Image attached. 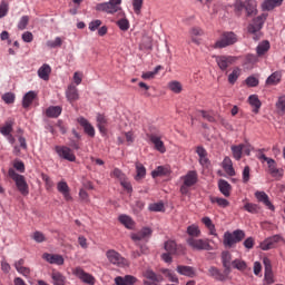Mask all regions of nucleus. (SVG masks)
Wrapping results in <instances>:
<instances>
[{"label": "nucleus", "instance_id": "1", "mask_svg": "<svg viewBox=\"0 0 285 285\" xmlns=\"http://www.w3.org/2000/svg\"><path fill=\"white\" fill-rule=\"evenodd\" d=\"M268 18V14L263 13L256 18L253 19V22L248 24L247 32L249 35H254L253 39L254 41H259L262 39V28H264V23L266 22V19Z\"/></svg>", "mask_w": 285, "mask_h": 285}, {"label": "nucleus", "instance_id": "2", "mask_svg": "<svg viewBox=\"0 0 285 285\" xmlns=\"http://www.w3.org/2000/svg\"><path fill=\"white\" fill-rule=\"evenodd\" d=\"M8 175L12 180H14L20 195L28 197V195H30V187L28 186V181H26V176L18 174L13 168L9 169Z\"/></svg>", "mask_w": 285, "mask_h": 285}, {"label": "nucleus", "instance_id": "3", "mask_svg": "<svg viewBox=\"0 0 285 285\" xmlns=\"http://www.w3.org/2000/svg\"><path fill=\"white\" fill-rule=\"evenodd\" d=\"M183 185L180 186L181 195H188L190 188L199 181V176L196 170H189L185 176L181 177Z\"/></svg>", "mask_w": 285, "mask_h": 285}, {"label": "nucleus", "instance_id": "4", "mask_svg": "<svg viewBox=\"0 0 285 285\" xmlns=\"http://www.w3.org/2000/svg\"><path fill=\"white\" fill-rule=\"evenodd\" d=\"M97 12H106L107 14H115L121 10V0H109L108 2H100L96 4Z\"/></svg>", "mask_w": 285, "mask_h": 285}, {"label": "nucleus", "instance_id": "5", "mask_svg": "<svg viewBox=\"0 0 285 285\" xmlns=\"http://www.w3.org/2000/svg\"><path fill=\"white\" fill-rule=\"evenodd\" d=\"M187 244L193 250H213L210 239L206 238H187Z\"/></svg>", "mask_w": 285, "mask_h": 285}, {"label": "nucleus", "instance_id": "6", "mask_svg": "<svg viewBox=\"0 0 285 285\" xmlns=\"http://www.w3.org/2000/svg\"><path fill=\"white\" fill-rule=\"evenodd\" d=\"M235 43H237V35H235V32L233 31H227V32H224L220 39H218L215 42L214 48L215 49L228 48V46H233Z\"/></svg>", "mask_w": 285, "mask_h": 285}, {"label": "nucleus", "instance_id": "7", "mask_svg": "<svg viewBox=\"0 0 285 285\" xmlns=\"http://www.w3.org/2000/svg\"><path fill=\"white\" fill-rule=\"evenodd\" d=\"M72 275H75V277L80 279V282H82L83 284L95 285V282H96L95 276H92L90 273H87L81 267L73 268Z\"/></svg>", "mask_w": 285, "mask_h": 285}, {"label": "nucleus", "instance_id": "8", "mask_svg": "<svg viewBox=\"0 0 285 285\" xmlns=\"http://www.w3.org/2000/svg\"><path fill=\"white\" fill-rule=\"evenodd\" d=\"M55 150L61 159L66 161H77V156H75V151L68 146H56Z\"/></svg>", "mask_w": 285, "mask_h": 285}, {"label": "nucleus", "instance_id": "9", "mask_svg": "<svg viewBox=\"0 0 285 285\" xmlns=\"http://www.w3.org/2000/svg\"><path fill=\"white\" fill-rule=\"evenodd\" d=\"M106 257L110 264H114V266H126V258L115 249L107 250Z\"/></svg>", "mask_w": 285, "mask_h": 285}, {"label": "nucleus", "instance_id": "10", "mask_svg": "<svg viewBox=\"0 0 285 285\" xmlns=\"http://www.w3.org/2000/svg\"><path fill=\"white\" fill-rule=\"evenodd\" d=\"M215 59L222 70H228V67L237 61V58L233 56H216Z\"/></svg>", "mask_w": 285, "mask_h": 285}, {"label": "nucleus", "instance_id": "11", "mask_svg": "<svg viewBox=\"0 0 285 285\" xmlns=\"http://www.w3.org/2000/svg\"><path fill=\"white\" fill-rule=\"evenodd\" d=\"M279 242H284V237L282 235H274L267 239H265L263 243H261L262 250H271L272 248H275Z\"/></svg>", "mask_w": 285, "mask_h": 285}, {"label": "nucleus", "instance_id": "12", "mask_svg": "<svg viewBox=\"0 0 285 285\" xmlns=\"http://www.w3.org/2000/svg\"><path fill=\"white\" fill-rule=\"evenodd\" d=\"M165 250L171 255H185L186 254V248L181 245H177L175 240H167L165 243Z\"/></svg>", "mask_w": 285, "mask_h": 285}, {"label": "nucleus", "instance_id": "13", "mask_svg": "<svg viewBox=\"0 0 285 285\" xmlns=\"http://www.w3.org/2000/svg\"><path fill=\"white\" fill-rule=\"evenodd\" d=\"M77 121L83 128V132L88 135V137H95V127L88 119H86L83 116H80L77 118Z\"/></svg>", "mask_w": 285, "mask_h": 285}, {"label": "nucleus", "instance_id": "14", "mask_svg": "<svg viewBox=\"0 0 285 285\" xmlns=\"http://www.w3.org/2000/svg\"><path fill=\"white\" fill-rule=\"evenodd\" d=\"M42 259H45V262H48V264H56V266H63L66 262V259H63V256L59 254H49V253H45L42 255Z\"/></svg>", "mask_w": 285, "mask_h": 285}, {"label": "nucleus", "instance_id": "15", "mask_svg": "<svg viewBox=\"0 0 285 285\" xmlns=\"http://www.w3.org/2000/svg\"><path fill=\"white\" fill-rule=\"evenodd\" d=\"M58 193L62 194V197L66 202H72V196L70 195V187L66 180H61L57 184Z\"/></svg>", "mask_w": 285, "mask_h": 285}, {"label": "nucleus", "instance_id": "16", "mask_svg": "<svg viewBox=\"0 0 285 285\" xmlns=\"http://www.w3.org/2000/svg\"><path fill=\"white\" fill-rule=\"evenodd\" d=\"M208 274L209 277H213L214 279H216V282H226V279H228V275H226V269L224 271V273H222V271H219V268L215 266L209 267Z\"/></svg>", "mask_w": 285, "mask_h": 285}, {"label": "nucleus", "instance_id": "17", "mask_svg": "<svg viewBox=\"0 0 285 285\" xmlns=\"http://www.w3.org/2000/svg\"><path fill=\"white\" fill-rule=\"evenodd\" d=\"M240 8H245L247 17L257 14V0H246L245 3L240 2Z\"/></svg>", "mask_w": 285, "mask_h": 285}, {"label": "nucleus", "instance_id": "18", "mask_svg": "<svg viewBox=\"0 0 285 285\" xmlns=\"http://www.w3.org/2000/svg\"><path fill=\"white\" fill-rule=\"evenodd\" d=\"M254 195H255L257 202L267 206V208L269 210H275V206L273 205V203H271V198H268V196L266 195L265 191L257 190V191H255Z\"/></svg>", "mask_w": 285, "mask_h": 285}, {"label": "nucleus", "instance_id": "19", "mask_svg": "<svg viewBox=\"0 0 285 285\" xmlns=\"http://www.w3.org/2000/svg\"><path fill=\"white\" fill-rule=\"evenodd\" d=\"M66 98L70 104H73V101L79 100V90L75 85H69L66 90Z\"/></svg>", "mask_w": 285, "mask_h": 285}, {"label": "nucleus", "instance_id": "20", "mask_svg": "<svg viewBox=\"0 0 285 285\" xmlns=\"http://www.w3.org/2000/svg\"><path fill=\"white\" fill-rule=\"evenodd\" d=\"M151 235L153 229H150L149 227H145L140 229L138 233L131 234V239L134 242H141V239H147V237H150Z\"/></svg>", "mask_w": 285, "mask_h": 285}, {"label": "nucleus", "instance_id": "21", "mask_svg": "<svg viewBox=\"0 0 285 285\" xmlns=\"http://www.w3.org/2000/svg\"><path fill=\"white\" fill-rule=\"evenodd\" d=\"M230 262H233V255L230 252H223L222 253V264L225 268V274L230 275Z\"/></svg>", "mask_w": 285, "mask_h": 285}, {"label": "nucleus", "instance_id": "22", "mask_svg": "<svg viewBox=\"0 0 285 285\" xmlns=\"http://www.w3.org/2000/svg\"><path fill=\"white\" fill-rule=\"evenodd\" d=\"M149 140L151 144H154L155 149L158 150V153H166V146L164 145V141L161 140V137L157 135H150Z\"/></svg>", "mask_w": 285, "mask_h": 285}, {"label": "nucleus", "instance_id": "23", "mask_svg": "<svg viewBox=\"0 0 285 285\" xmlns=\"http://www.w3.org/2000/svg\"><path fill=\"white\" fill-rule=\"evenodd\" d=\"M50 72H52V68L48 63H43L38 69V77L42 79V81H49L50 79Z\"/></svg>", "mask_w": 285, "mask_h": 285}, {"label": "nucleus", "instance_id": "24", "mask_svg": "<svg viewBox=\"0 0 285 285\" xmlns=\"http://www.w3.org/2000/svg\"><path fill=\"white\" fill-rule=\"evenodd\" d=\"M116 285H135L137 284V277L132 275H126L125 277L118 276L115 278Z\"/></svg>", "mask_w": 285, "mask_h": 285}, {"label": "nucleus", "instance_id": "25", "mask_svg": "<svg viewBox=\"0 0 285 285\" xmlns=\"http://www.w3.org/2000/svg\"><path fill=\"white\" fill-rule=\"evenodd\" d=\"M284 3V0H264L262 3V10L264 11H271L275 10V8H279Z\"/></svg>", "mask_w": 285, "mask_h": 285}, {"label": "nucleus", "instance_id": "26", "mask_svg": "<svg viewBox=\"0 0 285 285\" xmlns=\"http://www.w3.org/2000/svg\"><path fill=\"white\" fill-rule=\"evenodd\" d=\"M266 86H278L282 83V71H274L265 81Z\"/></svg>", "mask_w": 285, "mask_h": 285}, {"label": "nucleus", "instance_id": "27", "mask_svg": "<svg viewBox=\"0 0 285 285\" xmlns=\"http://www.w3.org/2000/svg\"><path fill=\"white\" fill-rule=\"evenodd\" d=\"M37 91H28L22 98V108H30L35 99H37Z\"/></svg>", "mask_w": 285, "mask_h": 285}, {"label": "nucleus", "instance_id": "28", "mask_svg": "<svg viewBox=\"0 0 285 285\" xmlns=\"http://www.w3.org/2000/svg\"><path fill=\"white\" fill-rule=\"evenodd\" d=\"M218 188L222 195H224V197H230V190H233V186H230L227 180L219 179Z\"/></svg>", "mask_w": 285, "mask_h": 285}, {"label": "nucleus", "instance_id": "29", "mask_svg": "<svg viewBox=\"0 0 285 285\" xmlns=\"http://www.w3.org/2000/svg\"><path fill=\"white\" fill-rule=\"evenodd\" d=\"M268 50H271V42L268 40H263L256 47L257 57H264Z\"/></svg>", "mask_w": 285, "mask_h": 285}, {"label": "nucleus", "instance_id": "30", "mask_svg": "<svg viewBox=\"0 0 285 285\" xmlns=\"http://www.w3.org/2000/svg\"><path fill=\"white\" fill-rule=\"evenodd\" d=\"M223 168L229 177H235V168L233 167V160L230 157H225L223 160Z\"/></svg>", "mask_w": 285, "mask_h": 285}, {"label": "nucleus", "instance_id": "31", "mask_svg": "<svg viewBox=\"0 0 285 285\" xmlns=\"http://www.w3.org/2000/svg\"><path fill=\"white\" fill-rule=\"evenodd\" d=\"M176 271L179 275H185V277H195V268L191 266L178 265Z\"/></svg>", "mask_w": 285, "mask_h": 285}, {"label": "nucleus", "instance_id": "32", "mask_svg": "<svg viewBox=\"0 0 285 285\" xmlns=\"http://www.w3.org/2000/svg\"><path fill=\"white\" fill-rule=\"evenodd\" d=\"M248 102L252 108H254L253 112L257 115V112H259V108H262V101L259 100V97H257V95H252L248 97Z\"/></svg>", "mask_w": 285, "mask_h": 285}, {"label": "nucleus", "instance_id": "33", "mask_svg": "<svg viewBox=\"0 0 285 285\" xmlns=\"http://www.w3.org/2000/svg\"><path fill=\"white\" fill-rule=\"evenodd\" d=\"M51 279L53 285H66L67 278L61 272H52Z\"/></svg>", "mask_w": 285, "mask_h": 285}, {"label": "nucleus", "instance_id": "34", "mask_svg": "<svg viewBox=\"0 0 285 285\" xmlns=\"http://www.w3.org/2000/svg\"><path fill=\"white\" fill-rule=\"evenodd\" d=\"M230 150L234 159H236V161H239V159H242V155H244V144L233 145L230 147Z\"/></svg>", "mask_w": 285, "mask_h": 285}, {"label": "nucleus", "instance_id": "35", "mask_svg": "<svg viewBox=\"0 0 285 285\" xmlns=\"http://www.w3.org/2000/svg\"><path fill=\"white\" fill-rule=\"evenodd\" d=\"M202 223L208 228L209 235H213L214 237H217V229L215 228V224H213V220L210 217L206 216L202 218Z\"/></svg>", "mask_w": 285, "mask_h": 285}, {"label": "nucleus", "instance_id": "36", "mask_svg": "<svg viewBox=\"0 0 285 285\" xmlns=\"http://www.w3.org/2000/svg\"><path fill=\"white\" fill-rule=\"evenodd\" d=\"M224 246H227V248H233L235 244H238V242L235 239V236L230 232H226L224 234Z\"/></svg>", "mask_w": 285, "mask_h": 285}, {"label": "nucleus", "instance_id": "37", "mask_svg": "<svg viewBox=\"0 0 285 285\" xmlns=\"http://www.w3.org/2000/svg\"><path fill=\"white\" fill-rule=\"evenodd\" d=\"M61 110L62 109L60 106H50L49 108H47L46 115L50 119H57V117H59V115H61Z\"/></svg>", "mask_w": 285, "mask_h": 285}, {"label": "nucleus", "instance_id": "38", "mask_svg": "<svg viewBox=\"0 0 285 285\" xmlns=\"http://www.w3.org/2000/svg\"><path fill=\"white\" fill-rule=\"evenodd\" d=\"M119 222L122 224V226L127 227L129 230H132L135 228V220L128 215H120Z\"/></svg>", "mask_w": 285, "mask_h": 285}, {"label": "nucleus", "instance_id": "39", "mask_svg": "<svg viewBox=\"0 0 285 285\" xmlns=\"http://www.w3.org/2000/svg\"><path fill=\"white\" fill-rule=\"evenodd\" d=\"M167 88L175 95H179L181 90H184V86H181V82L177 80L169 81Z\"/></svg>", "mask_w": 285, "mask_h": 285}, {"label": "nucleus", "instance_id": "40", "mask_svg": "<svg viewBox=\"0 0 285 285\" xmlns=\"http://www.w3.org/2000/svg\"><path fill=\"white\" fill-rule=\"evenodd\" d=\"M269 174L272 177H282V174L279 173V169L277 168V163H275V159H271L267 163Z\"/></svg>", "mask_w": 285, "mask_h": 285}, {"label": "nucleus", "instance_id": "41", "mask_svg": "<svg viewBox=\"0 0 285 285\" xmlns=\"http://www.w3.org/2000/svg\"><path fill=\"white\" fill-rule=\"evenodd\" d=\"M242 76V69L239 67H235L233 71L228 75V82L235 85L239 77Z\"/></svg>", "mask_w": 285, "mask_h": 285}, {"label": "nucleus", "instance_id": "42", "mask_svg": "<svg viewBox=\"0 0 285 285\" xmlns=\"http://www.w3.org/2000/svg\"><path fill=\"white\" fill-rule=\"evenodd\" d=\"M144 177H146V167H144L141 163H136V181L144 179Z\"/></svg>", "mask_w": 285, "mask_h": 285}, {"label": "nucleus", "instance_id": "43", "mask_svg": "<svg viewBox=\"0 0 285 285\" xmlns=\"http://www.w3.org/2000/svg\"><path fill=\"white\" fill-rule=\"evenodd\" d=\"M187 235L196 239V237H199L202 235V230L199 229V226L190 225L187 227Z\"/></svg>", "mask_w": 285, "mask_h": 285}, {"label": "nucleus", "instance_id": "44", "mask_svg": "<svg viewBox=\"0 0 285 285\" xmlns=\"http://www.w3.org/2000/svg\"><path fill=\"white\" fill-rule=\"evenodd\" d=\"M212 204H217L220 208H228L230 203L226 198L210 197Z\"/></svg>", "mask_w": 285, "mask_h": 285}, {"label": "nucleus", "instance_id": "45", "mask_svg": "<svg viewBox=\"0 0 285 285\" xmlns=\"http://www.w3.org/2000/svg\"><path fill=\"white\" fill-rule=\"evenodd\" d=\"M244 210L250 213L252 215H257L259 213V205L253 203H246L244 205Z\"/></svg>", "mask_w": 285, "mask_h": 285}, {"label": "nucleus", "instance_id": "46", "mask_svg": "<svg viewBox=\"0 0 285 285\" xmlns=\"http://www.w3.org/2000/svg\"><path fill=\"white\" fill-rule=\"evenodd\" d=\"M0 132L3 135V137H8V135H12V121L6 122L0 128Z\"/></svg>", "mask_w": 285, "mask_h": 285}, {"label": "nucleus", "instance_id": "47", "mask_svg": "<svg viewBox=\"0 0 285 285\" xmlns=\"http://www.w3.org/2000/svg\"><path fill=\"white\" fill-rule=\"evenodd\" d=\"M161 70V66H157L153 71L142 72V79H155V76Z\"/></svg>", "mask_w": 285, "mask_h": 285}, {"label": "nucleus", "instance_id": "48", "mask_svg": "<svg viewBox=\"0 0 285 285\" xmlns=\"http://www.w3.org/2000/svg\"><path fill=\"white\" fill-rule=\"evenodd\" d=\"M164 275L168 277L169 282H174V284H179V278L177 277V274L170 269L163 271Z\"/></svg>", "mask_w": 285, "mask_h": 285}, {"label": "nucleus", "instance_id": "49", "mask_svg": "<svg viewBox=\"0 0 285 285\" xmlns=\"http://www.w3.org/2000/svg\"><path fill=\"white\" fill-rule=\"evenodd\" d=\"M62 43H63V40H61V38L57 37L55 40H48L47 47L50 49L61 48Z\"/></svg>", "mask_w": 285, "mask_h": 285}, {"label": "nucleus", "instance_id": "50", "mask_svg": "<svg viewBox=\"0 0 285 285\" xmlns=\"http://www.w3.org/2000/svg\"><path fill=\"white\" fill-rule=\"evenodd\" d=\"M164 175H168V169L164 166H158L151 171V177H163Z\"/></svg>", "mask_w": 285, "mask_h": 285}, {"label": "nucleus", "instance_id": "51", "mask_svg": "<svg viewBox=\"0 0 285 285\" xmlns=\"http://www.w3.org/2000/svg\"><path fill=\"white\" fill-rule=\"evenodd\" d=\"M232 266H233V268H236V271H246V268H247L246 262H244L242 259L233 261Z\"/></svg>", "mask_w": 285, "mask_h": 285}, {"label": "nucleus", "instance_id": "52", "mask_svg": "<svg viewBox=\"0 0 285 285\" xmlns=\"http://www.w3.org/2000/svg\"><path fill=\"white\" fill-rule=\"evenodd\" d=\"M117 26L120 30H122V32H126L130 28V22L128 21V19L122 18L117 21Z\"/></svg>", "mask_w": 285, "mask_h": 285}, {"label": "nucleus", "instance_id": "53", "mask_svg": "<svg viewBox=\"0 0 285 285\" xmlns=\"http://www.w3.org/2000/svg\"><path fill=\"white\" fill-rule=\"evenodd\" d=\"M28 23H30V17L22 16L18 22V30H26V28H28Z\"/></svg>", "mask_w": 285, "mask_h": 285}, {"label": "nucleus", "instance_id": "54", "mask_svg": "<svg viewBox=\"0 0 285 285\" xmlns=\"http://www.w3.org/2000/svg\"><path fill=\"white\" fill-rule=\"evenodd\" d=\"M245 83L249 88H257V86H259V79H257L256 77L249 76L246 78Z\"/></svg>", "mask_w": 285, "mask_h": 285}, {"label": "nucleus", "instance_id": "55", "mask_svg": "<svg viewBox=\"0 0 285 285\" xmlns=\"http://www.w3.org/2000/svg\"><path fill=\"white\" fill-rule=\"evenodd\" d=\"M132 8L135 14H141V8H144V0H132Z\"/></svg>", "mask_w": 285, "mask_h": 285}, {"label": "nucleus", "instance_id": "56", "mask_svg": "<svg viewBox=\"0 0 285 285\" xmlns=\"http://www.w3.org/2000/svg\"><path fill=\"white\" fill-rule=\"evenodd\" d=\"M149 210L151 213H163L164 210V203H154L149 205Z\"/></svg>", "mask_w": 285, "mask_h": 285}, {"label": "nucleus", "instance_id": "57", "mask_svg": "<svg viewBox=\"0 0 285 285\" xmlns=\"http://www.w3.org/2000/svg\"><path fill=\"white\" fill-rule=\"evenodd\" d=\"M264 279L266 284H275V276L273 275V269L265 271Z\"/></svg>", "mask_w": 285, "mask_h": 285}, {"label": "nucleus", "instance_id": "58", "mask_svg": "<svg viewBox=\"0 0 285 285\" xmlns=\"http://www.w3.org/2000/svg\"><path fill=\"white\" fill-rule=\"evenodd\" d=\"M198 112L202 114L203 119H206V121H209L210 124L215 121V116H213V112L206 110H198Z\"/></svg>", "mask_w": 285, "mask_h": 285}, {"label": "nucleus", "instance_id": "59", "mask_svg": "<svg viewBox=\"0 0 285 285\" xmlns=\"http://www.w3.org/2000/svg\"><path fill=\"white\" fill-rule=\"evenodd\" d=\"M8 10H10L8 2L2 0L0 3V19H3L8 14Z\"/></svg>", "mask_w": 285, "mask_h": 285}, {"label": "nucleus", "instance_id": "60", "mask_svg": "<svg viewBox=\"0 0 285 285\" xmlns=\"http://www.w3.org/2000/svg\"><path fill=\"white\" fill-rule=\"evenodd\" d=\"M232 235H234V239L238 242V244L244 239V237H246V233H244L242 229L234 230Z\"/></svg>", "mask_w": 285, "mask_h": 285}, {"label": "nucleus", "instance_id": "61", "mask_svg": "<svg viewBox=\"0 0 285 285\" xmlns=\"http://www.w3.org/2000/svg\"><path fill=\"white\" fill-rule=\"evenodd\" d=\"M144 275L146 279H149V282H159V277L157 276V274H155V272L150 269H147Z\"/></svg>", "mask_w": 285, "mask_h": 285}, {"label": "nucleus", "instance_id": "62", "mask_svg": "<svg viewBox=\"0 0 285 285\" xmlns=\"http://www.w3.org/2000/svg\"><path fill=\"white\" fill-rule=\"evenodd\" d=\"M14 99H17V96H14V94L12 92H6L2 96V100L4 101V104H8V105L12 104Z\"/></svg>", "mask_w": 285, "mask_h": 285}, {"label": "nucleus", "instance_id": "63", "mask_svg": "<svg viewBox=\"0 0 285 285\" xmlns=\"http://www.w3.org/2000/svg\"><path fill=\"white\" fill-rule=\"evenodd\" d=\"M101 26V20H92L91 22H89V30L91 32H95L96 30H99Z\"/></svg>", "mask_w": 285, "mask_h": 285}, {"label": "nucleus", "instance_id": "64", "mask_svg": "<svg viewBox=\"0 0 285 285\" xmlns=\"http://www.w3.org/2000/svg\"><path fill=\"white\" fill-rule=\"evenodd\" d=\"M276 108L282 112H285V96L278 98V101L276 102Z\"/></svg>", "mask_w": 285, "mask_h": 285}]
</instances>
